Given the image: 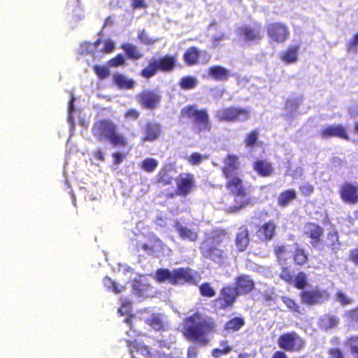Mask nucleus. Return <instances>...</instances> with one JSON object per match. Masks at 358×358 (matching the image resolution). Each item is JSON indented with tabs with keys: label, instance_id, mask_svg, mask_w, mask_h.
<instances>
[{
	"label": "nucleus",
	"instance_id": "1",
	"mask_svg": "<svg viewBox=\"0 0 358 358\" xmlns=\"http://www.w3.org/2000/svg\"><path fill=\"white\" fill-rule=\"evenodd\" d=\"M216 331L217 324L213 319L201 318L200 315L194 314L185 319L182 332L187 341L203 347L210 341L206 334Z\"/></svg>",
	"mask_w": 358,
	"mask_h": 358
},
{
	"label": "nucleus",
	"instance_id": "2",
	"mask_svg": "<svg viewBox=\"0 0 358 358\" xmlns=\"http://www.w3.org/2000/svg\"><path fill=\"white\" fill-rule=\"evenodd\" d=\"M179 120L183 123H189L194 132L196 134L209 132L213 125L208 110L199 108L196 104H188L182 107Z\"/></svg>",
	"mask_w": 358,
	"mask_h": 358
},
{
	"label": "nucleus",
	"instance_id": "3",
	"mask_svg": "<svg viewBox=\"0 0 358 358\" xmlns=\"http://www.w3.org/2000/svg\"><path fill=\"white\" fill-rule=\"evenodd\" d=\"M91 131L94 137L100 142H109L113 147L127 145V139L118 132L117 125L108 118L96 120Z\"/></svg>",
	"mask_w": 358,
	"mask_h": 358
},
{
	"label": "nucleus",
	"instance_id": "4",
	"mask_svg": "<svg viewBox=\"0 0 358 358\" xmlns=\"http://www.w3.org/2000/svg\"><path fill=\"white\" fill-rule=\"evenodd\" d=\"M177 56L165 55L158 59L149 62L148 66L140 71V75L144 78L149 79L154 76L159 71L162 72H169L174 69Z\"/></svg>",
	"mask_w": 358,
	"mask_h": 358
},
{
	"label": "nucleus",
	"instance_id": "5",
	"mask_svg": "<svg viewBox=\"0 0 358 358\" xmlns=\"http://www.w3.org/2000/svg\"><path fill=\"white\" fill-rule=\"evenodd\" d=\"M215 117L220 122H245L250 117V111L247 108L230 106L217 110Z\"/></svg>",
	"mask_w": 358,
	"mask_h": 358
},
{
	"label": "nucleus",
	"instance_id": "6",
	"mask_svg": "<svg viewBox=\"0 0 358 358\" xmlns=\"http://www.w3.org/2000/svg\"><path fill=\"white\" fill-rule=\"evenodd\" d=\"M278 345L285 352H298L305 348L306 341L297 332L292 331L280 334Z\"/></svg>",
	"mask_w": 358,
	"mask_h": 358
},
{
	"label": "nucleus",
	"instance_id": "7",
	"mask_svg": "<svg viewBox=\"0 0 358 358\" xmlns=\"http://www.w3.org/2000/svg\"><path fill=\"white\" fill-rule=\"evenodd\" d=\"M266 33L271 43L283 44L290 36V31L285 22L275 21L266 26Z\"/></svg>",
	"mask_w": 358,
	"mask_h": 358
},
{
	"label": "nucleus",
	"instance_id": "8",
	"mask_svg": "<svg viewBox=\"0 0 358 358\" xmlns=\"http://www.w3.org/2000/svg\"><path fill=\"white\" fill-rule=\"evenodd\" d=\"M238 297L232 285H225L220 289L219 296L213 301V306L217 310H225L234 306Z\"/></svg>",
	"mask_w": 358,
	"mask_h": 358
},
{
	"label": "nucleus",
	"instance_id": "9",
	"mask_svg": "<svg viewBox=\"0 0 358 358\" xmlns=\"http://www.w3.org/2000/svg\"><path fill=\"white\" fill-rule=\"evenodd\" d=\"M303 235L309 238L311 246L322 249L323 246L324 229L318 224L308 222L304 224Z\"/></svg>",
	"mask_w": 358,
	"mask_h": 358
},
{
	"label": "nucleus",
	"instance_id": "10",
	"mask_svg": "<svg viewBox=\"0 0 358 358\" xmlns=\"http://www.w3.org/2000/svg\"><path fill=\"white\" fill-rule=\"evenodd\" d=\"M299 297L303 304L313 306L327 301L329 294L326 290L314 288L301 291Z\"/></svg>",
	"mask_w": 358,
	"mask_h": 358
},
{
	"label": "nucleus",
	"instance_id": "11",
	"mask_svg": "<svg viewBox=\"0 0 358 358\" xmlns=\"http://www.w3.org/2000/svg\"><path fill=\"white\" fill-rule=\"evenodd\" d=\"M201 57L204 58V64L208 63L211 58L210 55L206 50H201L196 46H190L184 52L182 59L185 65L192 66L199 63Z\"/></svg>",
	"mask_w": 358,
	"mask_h": 358
},
{
	"label": "nucleus",
	"instance_id": "12",
	"mask_svg": "<svg viewBox=\"0 0 358 358\" xmlns=\"http://www.w3.org/2000/svg\"><path fill=\"white\" fill-rule=\"evenodd\" d=\"M338 194L345 203L355 205L358 203V182H345L339 188Z\"/></svg>",
	"mask_w": 358,
	"mask_h": 358
},
{
	"label": "nucleus",
	"instance_id": "13",
	"mask_svg": "<svg viewBox=\"0 0 358 358\" xmlns=\"http://www.w3.org/2000/svg\"><path fill=\"white\" fill-rule=\"evenodd\" d=\"M240 34L245 42L257 44L263 38L262 25L259 22H255L252 25H244L240 28Z\"/></svg>",
	"mask_w": 358,
	"mask_h": 358
},
{
	"label": "nucleus",
	"instance_id": "14",
	"mask_svg": "<svg viewBox=\"0 0 358 358\" xmlns=\"http://www.w3.org/2000/svg\"><path fill=\"white\" fill-rule=\"evenodd\" d=\"M136 100L143 108L152 110L159 106L161 96L153 90H144L136 95Z\"/></svg>",
	"mask_w": 358,
	"mask_h": 358
},
{
	"label": "nucleus",
	"instance_id": "15",
	"mask_svg": "<svg viewBox=\"0 0 358 358\" xmlns=\"http://www.w3.org/2000/svg\"><path fill=\"white\" fill-rule=\"evenodd\" d=\"M233 288L238 296H245L255 289V282L250 275L241 274L235 278Z\"/></svg>",
	"mask_w": 358,
	"mask_h": 358
},
{
	"label": "nucleus",
	"instance_id": "16",
	"mask_svg": "<svg viewBox=\"0 0 358 358\" xmlns=\"http://www.w3.org/2000/svg\"><path fill=\"white\" fill-rule=\"evenodd\" d=\"M241 162L236 155H227L223 159V166L221 168L222 176L224 178L239 176Z\"/></svg>",
	"mask_w": 358,
	"mask_h": 358
},
{
	"label": "nucleus",
	"instance_id": "17",
	"mask_svg": "<svg viewBox=\"0 0 358 358\" xmlns=\"http://www.w3.org/2000/svg\"><path fill=\"white\" fill-rule=\"evenodd\" d=\"M199 250L205 259L214 262L222 261L224 259V251L204 239L201 243Z\"/></svg>",
	"mask_w": 358,
	"mask_h": 358
},
{
	"label": "nucleus",
	"instance_id": "18",
	"mask_svg": "<svg viewBox=\"0 0 358 358\" xmlns=\"http://www.w3.org/2000/svg\"><path fill=\"white\" fill-rule=\"evenodd\" d=\"M176 185L179 196L186 197L194 189L195 178L192 173H185L180 174L176 180Z\"/></svg>",
	"mask_w": 358,
	"mask_h": 358
},
{
	"label": "nucleus",
	"instance_id": "19",
	"mask_svg": "<svg viewBox=\"0 0 358 358\" xmlns=\"http://www.w3.org/2000/svg\"><path fill=\"white\" fill-rule=\"evenodd\" d=\"M196 278L190 268H178L172 271L171 285L194 284Z\"/></svg>",
	"mask_w": 358,
	"mask_h": 358
},
{
	"label": "nucleus",
	"instance_id": "20",
	"mask_svg": "<svg viewBox=\"0 0 358 358\" xmlns=\"http://www.w3.org/2000/svg\"><path fill=\"white\" fill-rule=\"evenodd\" d=\"M225 187L229 194L237 197H245L247 195L243 181L239 176L225 178Z\"/></svg>",
	"mask_w": 358,
	"mask_h": 358
},
{
	"label": "nucleus",
	"instance_id": "21",
	"mask_svg": "<svg viewBox=\"0 0 358 358\" xmlns=\"http://www.w3.org/2000/svg\"><path fill=\"white\" fill-rule=\"evenodd\" d=\"M320 136L323 138L338 137L346 141L350 140L346 128L342 124H331L324 127L320 131Z\"/></svg>",
	"mask_w": 358,
	"mask_h": 358
},
{
	"label": "nucleus",
	"instance_id": "22",
	"mask_svg": "<svg viewBox=\"0 0 358 358\" xmlns=\"http://www.w3.org/2000/svg\"><path fill=\"white\" fill-rule=\"evenodd\" d=\"M275 231L276 224L274 220H270L259 226L256 235L261 241L268 243L275 236Z\"/></svg>",
	"mask_w": 358,
	"mask_h": 358
},
{
	"label": "nucleus",
	"instance_id": "23",
	"mask_svg": "<svg viewBox=\"0 0 358 358\" xmlns=\"http://www.w3.org/2000/svg\"><path fill=\"white\" fill-rule=\"evenodd\" d=\"M299 43L289 45L280 52L279 58L286 64H294L299 60Z\"/></svg>",
	"mask_w": 358,
	"mask_h": 358
},
{
	"label": "nucleus",
	"instance_id": "24",
	"mask_svg": "<svg viewBox=\"0 0 358 358\" xmlns=\"http://www.w3.org/2000/svg\"><path fill=\"white\" fill-rule=\"evenodd\" d=\"M162 134V126L155 122H148L145 124L141 141H154L159 138Z\"/></svg>",
	"mask_w": 358,
	"mask_h": 358
},
{
	"label": "nucleus",
	"instance_id": "25",
	"mask_svg": "<svg viewBox=\"0 0 358 358\" xmlns=\"http://www.w3.org/2000/svg\"><path fill=\"white\" fill-rule=\"evenodd\" d=\"M235 245L239 252L245 251L250 244V232L246 225H241L235 238Z\"/></svg>",
	"mask_w": 358,
	"mask_h": 358
},
{
	"label": "nucleus",
	"instance_id": "26",
	"mask_svg": "<svg viewBox=\"0 0 358 358\" xmlns=\"http://www.w3.org/2000/svg\"><path fill=\"white\" fill-rule=\"evenodd\" d=\"M164 245L159 238L156 235L151 234L148 237V243L141 245V249L148 255H153L157 250H161Z\"/></svg>",
	"mask_w": 358,
	"mask_h": 358
},
{
	"label": "nucleus",
	"instance_id": "27",
	"mask_svg": "<svg viewBox=\"0 0 358 358\" xmlns=\"http://www.w3.org/2000/svg\"><path fill=\"white\" fill-rule=\"evenodd\" d=\"M254 171L262 177H268L273 174L274 169L272 163L263 159H257L252 164Z\"/></svg>",
	"mask_w": 358,
	"mask_h": 358
},
{
	"label": "nucleus",
	"instance_id": "28",
	"mask_svg": "<svg viewBox=\"0 0 358 358\" xmlns=\"http://www.w3.org/2000/svg\"><path fill=\"white\" fill-rule=\"evenodd\" d=\"M208 75L212 79L220 81L227 80L230 77L229 71L220 65H214L209 67Z\"/></svg>",
	"mask_w": 358,
	"mask_h": 358
},
{
	"label": "nucleus",
	"instance_id": "29",
	"mask_svg": "<svg viewBox=\"0 0 358 358\" xmlns=\"http://www.w3.org/2000/svg\"><path fill=\"white\" fill-rule=\"evenodd\" d=\"M296 197V192L294 189H287L282 191L277 199V204L280 208H285L289 205Z\"/></svg>",
	"mask_w": 358,
	"mask_h": 358
},
{
	"label": "nucleus",
	"instance_id": "30",
	"mask_svg": "<svg viewBox=\"0 0 358 358\" xmlns=\"http://www.w3.org/2000/svg\"><path fill=\"white\" fill-rule=\"evenodd\" d=\"M227 232L223 229H214L212 234H206L204 240L209 241V243L217 246L222 243L225 238H227Z\"/></svg>",
	"mask_w": 358,
	"mask_h": 358
},
{
	"label": "nucleus",
	"instance_id": "31",
	"mask_svg": "<svg viewBox=\"0 0 358 358\" xmlns=\"http://www.w3.org/2000/svg\"><path fill=\"white\" fill-rule=\"evenodd\" d=\"M292 259L294 263L297 266H303L308 262V254L306 250L296 244L294 252H292Z\"/></svg>",
	"mask_w": 358,
	"mask_h": 358
},
{
	"label": "nucleus",
	"instance_id": "32",
	"mask_svg": "<svg viewBox=\"0 0 358 358\" xmlns=\"http://www.w3.org/2000/svg\"><path fill=\"white\" fill-rule=\"evenodd\" d=\"M170 169L168 165H165L159 170L157 176V183L163 186L173 184V178L170 175Z\"/></svg>",
	"mask_w": 358,
	"mask_h": 358
},
{
	"label": "nucleus",
	"instance_id": "33",
	"mask_svg": "<svg viewBox=\"0 0 358 358\" xmlns=\"http://www.w3.org/2000/svg\"><path fill=\"white\" fill-rule=\"evenodd\" d=\"M113 83L120 89L129 90L135 85V82L132 79H129L121 73H115L113 77Z\"/></svg>",
	"mask_w": 358,
	"mask_h": 358
},
{
	"label": "nucleus",
	"instance_id": "34",
	"mask_svg": "<svg viewBox=\"0 0 358 358\" xmlns=\"http://www.w3.org/2000/svg\"><path fill=\"white\" fill-rule=\"evenodd\" d=\"M245 323V320L242 317H234L225 323L224 330L227 333L238 331Z\"/></svg>",
	"mask_w": 358,
	"mask_h": 358
},
{
	"label": "nucleus",
	"instance_id": "35",
	"mask_svg": "<svg viewBox=\"0 0 358 358\" xmlns=\"http://www.w3.org/2000/svg\"><path fill=\"white\" fill-rule=\"evenodd\" d=\"M121 48L124 50L126 56L131 59L137 60L143 57V54L139 51L138 48L129 43H123Z\"/></svg>",
	"mask_w": 358,
	"mask_h": 358
},
{
	"label": "nucleus",
	"instance_id": "36",
	"mask_svg": "<svg viewBox=\"0 0 358 358\" xmlns=\"http://www.w3.org/2000/svg\"><path fill=\"white\" fill-rule=\"evenodd\" d=\"M176 231L180 237L184 240L194 242L198 239L197 233L187 227L179 225L176 227Z\"/></svg>",
	"mask_w": 358,
	"mask_h": 358
},
{
	"label": "nucleus",
	"instance_id": "37",
	"mask_svg": "<svg viewBox=\"0 0 358 358\" xmlns=\"http://www.w3.org/2000/svg\"><path fill=\"white\" fill-rule=\"evenodd\" d=\"M327 247L333 252L336 253L340 246L338 234L336 231H332L327 233Z\"/></svg>",
	"mask_w": 358,
	"mask_h": 358
},
{
	"label": "nucleus",
	"instance_id": "38",
	"mask_svg": "<svg viewBox=\"0 0 358 358\" xmlns=\"http://www.w3.org/2000/svg\"><path fill=\"white\" fill-rule=\"evenodd\" d=\"M220 345L222 348H214L211 352V355L214 358H220L231 351V347L229 345V341L227 340L221 341Z\"/></svg>",
	"mask_w": 358,
	"mask_h": 358
},
{
	"label": "nucleus",
	"instance_id": "39",
	"mask_svg": "<svg viewBox=\"0 0 358 358\" xmlns=\"http://www.w3.org/2000/svg\"><path fill=\"white\" fill-rule=\"evenodd\" d=\"M198 83L197 79L192 76L182 77L178 83L182 90H188L194 88Z\"/></svg>",
	"mask_w": 358,
	"mask_h": 358
},
{
	"label": "nucleus",
	"instance_id": "40",
	"mask_svg": "<svg viewBox=\"0 0 358 358\" xmlns=\"http://www.w3.org/2000/svg\"><path fill=\"white\" fill-rule=\"evenodd\" d=\"M158 166V161L152 157L144 159L140 165V168L147 173L153 172Z\"/></svg>",
	"mask_w": 358,
	"mask_h": 358
},
{
	"label": "nucleus",
	"instance_id": "41",
	"mask_svg": "<svg viewBox=\"0 0 358 358\" xmlns=\"http://www.w3.org/2000/svg\"><path fill=\"white\" fill-rule=\"evenodd\" d=\"M259 131L258 129H252L245 134L244 144L247 148L253 147L258 140Z\"/></svg>",
	"mask_w": 358,
	"mask_h": 358
},
{
	"label": "nucleus",
	"instance_id": "42",
	"mask_svg": "<svg viewBox=\"0 0 358 358\" xmlns=\"http://www.w3.org/2000/svg\"><path fill=\"white\" fill-rule=\"evenodd\" d=\"M282 301L286 306V307L292 313H301V309L300 306L293 299L287 296H282L280 297Z\"/></svg>",
	"mask_w": 358,
	"mask_h": 358
},
{
	"label": "nucleus",
	"instance_id": "43",
	"mask_svg": "<svg viewBox=\"0 0 358 358\" xmlns=\"http://www.w3.org/2000/svg\"><path fill=\"white\" fill-rule=\"evenodd\" d=\"M308 285V280L306 274L303 272H299L294 279L293 285L298 289L305 290L304 288Z\"/></svg>",
	"mask_w": 358,
	"mask_h": 358
},
{
	"label": "nucleus",
	"instance_id": "44",
	"mask_svg": "<svg viewBox=\"0 0 358 358\" xmlns=\"http://www.w3.org/2000/svg\"><path fill=\"white\" fill-rule=\"evenodd\" d=\"M171 278L172 271L171 272L168 268H158L155 272V280L158 282L168 280L171 283Z\"/></svg>",
	"mask_w": 358,
	"mask_h": 358
},
{
	"label": "nucleus",
	"instance_id": "45",
	"mask_svg": "<svg viewBox=\"0 0 358 358\" xmlns=\"http://www.w3.org/2000/svg\"><path fill=\"white\" fill-rule=\"evenodd\" d=\"M322 322L325 329H332L336 327L339 323V319L333 315L327 314L322 318Z\"/></svg>",
	"mask_w": 358,
	"mask_h": 358
},
{
	"label": "nucleus",
	"instance_id": "46",
	"mask_svg": "<svg viewBox=\"0 0 358 358\" xmlns=\"http://www.w3.org/2000/svg\"><path fill=\"white\" fill-rule=\"evenodd\" d=\"M345 345L350 348L352 354L358 358V335L348 337L345 340Z\"/></svg>",
	"mask_w": 358,
	"mask_h": 358
},
{
	"label": "nucleus",
	"instance_id": "47",
	"mask_svg": "<svg viewBox=\"0 0 358 358\" xmlns=\"http://www.w3.org/2000/svg\"><path fill=\"white\" fill-rule=\"evenodd\" d=\"M345 50L349 53L358 52V31L347 41Z\"/></svg>",
	"mask_w": 358,
	"mask_h": 358
},
{
	"label": "nucleus",
	"instance_id": "48",
	"mask_svg": "<svg viewBox=\"0 0 358 358\" xmlns=\"http://www.w3.org/2000/svg\"><path fill=\"white\" fill-rule=\"evenodd\" d=\"M280 278L289 285H293L294 276L292 271L287 266L282 267L279 275Z\"/></svg>",
	"mask_w": 358,
	"mask_h": 358
},
{
	"label": "nucleus",
	"instance_id": "49",
	"mask_svg": "<svg viewBox=\"0 0 358 358\" xmlns=\"http://www.w3.org/2000/svg\"><path fill=\"white\" fill-rule=\"evenodd\" d=\"M126 65V59L122 54H117L115 57L108 61V66L112 68H117L119 66H124Z\"/></svg>",
	"mask_w": 358,
	"mask_h": 358
},
{
	"label": "nucleus",
	"instance_id": "50",
	"mask_svg": "<svg viewBox=\"0 0 358 358\" xmlns=\"http://www.w3.org/2000/svg\"><path fill=\"white\" fill-rule=\"evenodd\" d=\"M199 288L200 294L203 296L213 297L215 295V291L210 282L202 283Z\"/></svg>",
	"mask_w": 358,
	"mask_h": 358
},
{
	"label": "nucleus",
	"instance_id": "51",
	"mask_svg": "<svg viewBox=\"0 0 358 358\" xmlns=\"http://www.w3.org/2000/svg\"><path fill=\"white\" fill-rule=\"evenodd\" d=\"M208 159V156L201 155L199 152H192L187 157L188 163L193 166L199 165L203 159Z\"/></svg>",
	"mask_w": 358,
	"mask_h": 358
},
{
	"label": "nucleus",
	"instance_id": "52",
	"mask_svg": "<svg viewBox=\"0 0 358 358\" xmlns=\"http://www.w3.org/2000/svg\"><path fill=\"white\" fill-rule=\"evenodd\" d=\"M93 69L99 78L101 80L106 78L110 74L108 67L105 66L95 65Z\"/></svg>",
	"mask_w": 358,
	"mask_h": 358
},
{
	"label": "nucleus",
	"instance_id": "53",
	"mask_svg": "<svg viewBox=\"0 0 358 358\" xmlns=\"http://www.w3.org/2000/svg\"><path fill=\"white\" fill-rule=\"evenodd\" d=\"M138 39L144 45H152L157 42V39H152L148 37L144 29L138 32Z\"/></svg>",
	"mask_w": 358,
	"mask_h": 358
},
{
	"label": "nucleus",
	"instance_id": "54",
	"mask_svg": "<svg viewBox=\"0 0 358 358\" xmlns=\"http://www.w3.org/2000/svg\"><path fill=\"white\" fill-rule=\"evenodd\" d=\"M140 112L136 108H129L124 112V117L127 120H136L140 117Z\"/></svg>",
	"mask_w": 358,
	"mask_h": 358
},
{
	"label": "nucleus",
	"instance_id": "55",
	"mask_svg": "<svg viewBox=\"0 0 358 358\" xmlns=\"http://www.w3.org/2000/svg\"><path fill=\"white\" fill-rule=\"evenodd\" d=\"M345 317L350 322L357 323L358 322V306L352 308L345 313Z\"/></svg>",
	"mask_w": 358,
	"mask_h": 358
},
{
	"label": "nucleus",
	"instance_id": "56",
	"mask_svg": "<svg viewBox=\"0 0 358 358\" xmlns=\"http://www.w3.org/2000/svg\"><path fill=\"white\" fill-rule=\"evenodd\" d=\"M314 186L309 183L301 185L299 187V190L303 196H309L314 192Z\"/></svg>",
	"mask_w": 358,
	"mask_h": 358
},
{
	"label": "nucleus",
	"instance_id": "57",
	"mask_svg": "<svg viewBox=\"0 0 358 358\" xmlns=\"http://www.w3.org/2000/svg\"><path fill=\"white\" fill-rule=\"evenodd\" d=\"M273 252L278 260L283 259L285 255L287 253L286 246L282 245H277L274 248Z\"/></svg>",
	"mask_w": 358,
	"mask_h": 358
},
{
	"label": "nucleus",
	"instance_id": "58",
	"mask_svg": "<svg viewBox=\"0 0 358 358\" xmlns=\"http://www.w3.org/2000/svg\"><path fill=\"white\" fill-rule=\"evenodd\" d=\"M336 296L337 301L343 306L349 305L352 302V300L347 297L341 291H338Z\"/></svg>",
	"mask_w": 358,
	"mask_h": 358
},
{
	"label": "nucleus",
	"instance_id": "59",
	"mask_svg": "<svg viewBox=\"0 0 358 358\" xmlns=\"http://www.w3.org/2000/svg\"><path fill=\"white\" fill-rule=\"evenodd\" d=\"M227 38V35L224 33H220L213 36L211 39L212 45L213 47H218L220 45V42Z\"/></svg>",
	"mask_w": 358,
	"mask_h": 358
},
{
	"label": "nucleus",
	"instance_id": "60",
	"mask_svg": "<svg viewBox=\"0 0 358 358\" xmlns=\"http://www.w3.org/2000/svg\"><path fill=\"white\" fill-rule=\"evenodd\" d=\"M148 324L155 329H160L162 327V322L158 317H152Z\"/></svg>",
	"mask_w": 358,
	"mask_h": 358
},
{
	"label": "nucleus",
	"instance_id": "61",
	"mask_svg": "<svg viewBox=\"0 0 358 358\" xmlns=\"http://www.w3.org/2000/svg\"><path fill=\"white\" fill-rule=\"evenodd\" d=\"M147 4L145 0H131V8L133 10L138 8H145Z\"/></svg>",
	"mask_w": 358,
	"mask_h": 358
},
{
	"label": "nucleus",
	"instance_id": "62",
	"mask_svg": "<svg viewBox=\"0 0 358 358\" xmlns=\"http://www.w3.org/2000/svg\"><path fill=\"white\" fill-rule=\"evenodd\" d=\"M199 350L194 345L188 347L187 352V358H197Z\"/></svg>",
	"mask_w": 358,
	"mask_h": 358
},
{
	"label": "nucleus",
	"instance_id": "63",
	"mask_svg": "<svg viewBox=\"0 0 358 358\" xmlns=\"http://www.w3.org/2000/svg\"><path fill=\"white\" fill-rule=\"evenodd\" d=\"M115 49V44L112 41H107L105 42L104 48L103 49V52L104 53H110Z\"/></svg>",
	"mask_w": 358,
	"mask_h": 358
},
{
	"label": "nucleus",
	"instance_id": "64",
	"mask_svg": "<svg viewBox=\"0 0 358 358\" xmlns=\"http://www.w3.org/2000/svg\"><path fill=\"white\" fill-rule=\"evenodd\" d=\"M349 259L356 265H358V248L352 249L350 251Z\"/></svg>",
	"mask_w": 358,
	"mask_h": 358
}]
</instances>
